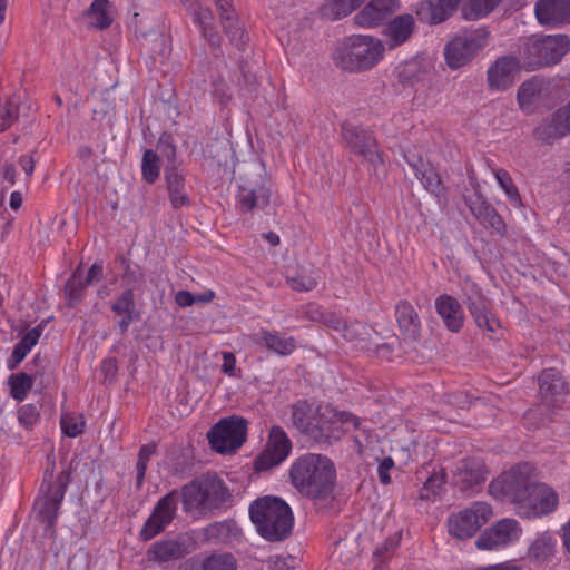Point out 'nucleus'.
Instances as JSON below:
<instances>
[{
	"label": "nucleus",
	"instance_id": "f257e3e1",
	"mask_svg": "<svg viewBox=\"0 0 570 570\" xmlns=\"http://www.w3.org/2000/svg\"><path fill=\"white\" fill-rule=\"evenodd\" d=\"M289 478L294 488L302 495L320 499L332 492L336 470L327 456L307 453L293 461L289 468Z\"/></svg>",
	"mask_w": 570,
	"mask_h": 570
},
{
	"label": "nucleus",
	"instance_id": "f03ea898",
	"mask_svg": "<svg viewBox=\"0 0 570 570\" xmlns=\"http://www.w3.org/2000/svg\"><path fill=\"white\" fill-rule=\"evenodd\" d=\"M249 518L257 533L269 542L286 539L294 525L291 507L277 497H262L249 505Z\"/></svg>",
	"mask_w": 570,
	"mask_h": 570
},
{
	"label": "nucleus",
	"instance_id": "7ed1b4c3",
	"mask_svg": "<svg viewBox=\"0 0 570 570\" xmlns=\"http://www.w3.org/2000/svg\"><path fill=\"white\" fill-rule=\"evenodd\" d=\"M385 51L382 40L363 35L345 38L334 52L338 67L347 71H364L383 59Z\"/></svg>",
	"mask_w": 570,
	"mask_h": 570
},
{
	"label": "nucleus",
	"instance_id": "20e7f679",
	"mask_svg": "<svg viewBox=\"0 0 570 570\" xmlns=\"http://www.w3.org/2000/svg\"><path fill=\"white\" fill-rule=\"evenodd\" d=\"M533 474L532 464H517L493 480L489 485V492L499 500L512 503L519 513L533 485Z\"/></svg>",
	"mask_w": 570,
	"mask_h": 570
},
{
	"label": "nucleus",
	"instance_id": "39448f33",
	"mask_svg": "<svg viewBox=\"0 0 570 570\" xmlns=\"http://www.w3.org/2000/svg\"><path fill=\"white\" fill-rule=\"evenodd\" d=\"M487 28H470L456 33L445 46L444 56L451 69H459L471 62L489 43Z\"/></svg>",
	"mask_w": 570,
	"mask_h": 570
},
{
	"label": "nucleus",
	"instance_id": "423d86ee",
	"mask_svg": "<svg viewBox=\"0 0 570 570\" xmlns=\"http://www.w3.org/2000/svg\"><path fill=\"white\" fill-rule=\"evenodd\" d=\"M226 488L215 476L203 475L184 485L179 493L186 512L217 507L224 500Z\"/></svg>",
	"mask_w": 570,
	"mask_h": 570
},
{
	"label": "nucleus",
	"instance_id": "0eeeda50",
	"mask_svg": "<svg viewBox=\"0 0 570 570\" xmlns=\"http://www.w3.org/2000/svg\"><path fill=\"white\" fill-rule=\"evenodd\" d=\"M247 421L232 415L219 420L207 433L210 448L217 453L235 452L246 441Z\"/></svg>",
	"mask_w": 570,
	"mask_h": 570
},
{
	"label": "nucleus",
	"instance_id": "6e6552de",
	"mask_svg": "<svg viewBox=\"0 0 570 570\" xmlns=\"http://www.w3.org/2000/svg\"><path fill=\"white\" fill-rule=\"evenodd\" d=\"M570 50V39L564 35L546 36L527 45V63L534 70L557 63Z\"/></svg>",
	"mask_w": 570,
	"mask_h": 570
},
{
	"label": "nucleus",
	"instance_id": "1a4fd4ad",
	"mask_svg": "<svg viewBox=\"0 0 570 570\" xmlns=\"http://www.w3.org/2000/svg\"><path fill=\"white\" fill-rule=\"evenodd\" d=\"M492 515V508L484 502H474L469 508L453 513L448 519L449 533L460 540L472 538Z\"/></svg>",
	"mask_w": 570,
	"mask_h": 570
},
{
	"label": "nucleus",
	"instance_id": "9d476101",
	"mask_svg": "<svg viewBox=\"0 0 570 570\" xmlns=\"http://www.w3.org/2000/svg\"><path fill=\"white\" fill-rule=\"evenodd\" d=\"M522 527L515 519L503 518L485 529L475 541L479 550L498 551L515 544L522 535Z\"/></svg>",
	"mask_w": 570,
	"mask_h": 570
},
{
	"label": "nucleus",
	"instance_id": "9b49d317",
	"mask_svg": "<svg viewBox=\"0 0 570 570\" xmlns=\"http://www.w3.org/2000/svg\"><path fill=\"white\" fill-rule=\"evenodd\" d=\"M179 502V492L171 490L155 504L150 515L145 521L139 539L149 541L160 534L176 518Z\"/></svg>",
	"mask_w": 570,
	"mask_h": 570
},
{
	"label": "nucleus",
	"instance_id": "f8f14e48",
	"mask_svg": "<svg viewBox=\"0 0 570 570\" xmlns=\"http://www.w3.org/2000/svg\"><path fill=\"white\" fill-rule=\"evenodd\" d=\"M342 137L351 151L362 156L374 169L383 165V156L377 149L376 139L372 131L362 126H353L350 122H345L342 125Z\"/></svg>",
	"mask_w": 570,
	"mask_h": 570
},
{
	"label": "nucleus",
	"instance_id": "ddd939ff",
	"mask_svg": "<svg viewBox=\"0 0 570 570\" xmlns=\"http://www.w3.org/2000/svg\"><path fill=\"white\" fill-rule=\"evenodd\" d=\"M542 405L550 412L562 409L569 396L568 384L556 368H546L538 377Z\"/></svg>",
	"mask_w": 570,
	"mask_h": 570
},
{
	"label": "nucleus",
	"instance_id": "4468645a",
	"mask_svg": "<svg viewBox=\"0 0 570 570\" xmlns=\"http://www.w3.org/2000/svg\"><path fill=\"white\" fill-rule=\"evenodd\" d=\"M66 490L67 476L63 473L55 482H50L47 485L43 482L41 485L43 494L36 500L35 507L42 521L47 522L49 528H52L56 523Z\"/></svg>",
	"mask_w": 570,
	"mask_h": 570
},
{
	"label": "nucleus",
	"instance_id": "2eb2a0df",
	"mask_svg": "<svg viewBox=\"0 0 570 570\" xmlns=\"http://www.w3.org/2000/svg\"><path fill=\"white\" fill-rule=\"evenodd\" d=\"M292 451V441L281 426H273L269 431L265 450L255 462L257 471H266L283 463Z\"/></svg>",
	"mask_w": 570,
	"mask_h": 570
},
{
	"label": "nucleus",
	"instance_id": "dca6fc26",
	"mask_svg": "<svg viewBox=\"0 0 570 570\" xmlns=\"http://www.w3.org/2000/svg\"><path fill=\"white\" fill-rule=\"evenodd\" d=\"M558 504V493L551 487L544 483H533L518 514L528 519L540 518L553 512Z\"/></svg>",
	"mask_w": 570,
	"mask_h": 570
},
{
	"label": "nucleus",
	"instance_id": "f3484780",
	"mask_svg": "<svg viewBox=\"0 0 570 570\" xmlns=\"http://www.w3.org/2000/svg\"><path fill=\"white\" fill-rule=\"evenodd\" d=\"M521 70L520 60L514 56L499 57L487 70V82L492 91H505L511 88Z\"/></svg>",
	"mask_w": 570,
	"mask_h": 570
},
{
	"label": "nucleus",
	"instance_id": "a211bd4d",
	"mask_svg": "<svg viewBox=\"0 0 570 570\" xmlns=\"http://www.w3.org/2000/svg\"><path fill=\"white\" fill-rule=\"evenodd\" d=\"M214 2L218 9L223 28L230 43L235 48L243 50L248 41V36L239 23L232 0H214Z\"/></svg>",
	"mask_w": 570,
	"mask_h": 570
},
{
	"label": "nucleus",
	"instance_id": "6ab92c4d",
	"mask_svg": "<svg viewBox=\"0 0 570 570\" xmlns=\"http://www.w3.org/2000/svg\"><path fill=\"white\" fill-rule=\"evenodd\" d=\"M399 0H371L355 17L354 21L363 28L382 24L397 10Z\"/></svg>",
	"mask_w": 570,
	"mask_h": 570
},
{
	"label": "nucleus",
	"instance_id": "aec40b11",
	"mask_svg": "<svg viewBox=\"0 0 570 570\" xmlns=\"http://www.w3.org/2000/svg\"><path fill=\"white\" fill-rule=\"evenodd\" d=\"M193 17V22L212 47H219L220 36L214 27V16L209 8H204L199 0H179Z\"/></svg>",
	"mask_w": 570,
	"mask_h": 570
},
{
	"label": "nucleus",
	"instance_id": "412c9836",
	"mask_svg": "<svg viewBox=\"0 0 570 570\" xmlns=\"http://www.w3.org/2000/svg\"><path fill=\"white\" fill-rule=\"evenodd\" d=\"M570 134V101L559 108L552 116L540 124L534 135L539 140L550 141L562 138Z\"/></svg>",
	"mask_w": 570,
	"mask_h": 570
},
{
	"label": "nucleus",
	"instance_id": "4be33fe9",
	"mask_svg": "<svg viewBox=\"0 0 570 570\" xmlns=\"http://www.w3.org/2000/svg\"><path fill=\"white\" fill-rule=\"evenodd\" d=\"M461 491L472 493L475 487L485 481V466L482 460L470 458L461 460L454 474Z\"/></svg>",
	"mask_w": 570,
	"mask_h": 570
},
{
	"label": "nucleus",
	"instance_id": "5701e85b",
	"mask_svg": "<svg viewBox=\"0 0 570 570\" xmlns=\"http://www.w3.org/2000/svg\"><path fill=\"white\" fill-rule=\"evenodd\" d=\"M252 341L259 347H264L279 356H289L297 348V341L294 336H285L277 331L261 328L252 335Z\"/></svg>",
	"mask_w": 570,
	"mask_h": 570
},
{
	"label": "nucleus",
	"instance_id": "b1692460",
	"mask_svg": "<svg viewBox=\"0 0 570 570\" xmlns=\"http://www.w3.org/2000/svg\"><path fill=\"white\" fill-rule=\"evenodd\" d=\"M534 13L542 26H559L570 21V0H539Z\"/></svg>",
	"mask_w": 570,
	"mask_h": 570
},
{
	"label": "nucleus",
	"instance_id": "393cba45",
	"mask_svg": "<svg viewBox=\"0 0 570 570\" xmlns=\"http://www.w3.org/2000/svg\"><path fill=\"white\" fill-rule=\"evenodd\" d=\"M435 308L445 326L451 332H459L464 322V312L456 298L443 294L435 299Z\"/></svg>",
	"mask_w": 570,
	"mask_h": 570
},
{
	"label": "nucleus",
	"instance_id": "a878e982",
	"mask_svg": "<svg viewBox=\"0 0 570 570\" xmlns=\"http://www.w3.org/2000/svg\"><path fill=\"white\" fill-rule=\"evenodd\" d=\"M415 28V20L412 14L405 13L392 19L384 30L386 42L390 49L405 43L412 36Z\"/></svg>",
	"mask_w": 570,
	"mask_h": 570
},
{
	"label": "nucleus",
	"instance_id": "bb28decb",
	"mask_svg": "<svg viewBox=\"0 0 570 570\" xmlns=\"http://www.w3.org/2000/svg\"><path fill=\"white\" fill-rule=\"evenodd\" d=\"M188 548L180 540L167 539L155 542L147 551V558L153 562H168L184 558Z\"/></svg>",
	"mask_w": 570,
	"mask_h": 570
},
{
	"label": "nucleus",
	"instance_id": "cd10ccee",
	"mask_svg": "<svg viewBox=\"0 0 570 570\" xmlns=\"http://www.w3.org/2000/svg\"><path fill=\"white\" fill-rule=\"evenodd\" d=\"M327 411H332V406L320 405L315 409L308 436L317 441L337 439V426H335L334 420L330 417L331 414Z\"/></svg>",
	"mask_w": 570,
	"mask_h": 570
},
{
	"label": "nucleus",
	"instance_id": "c85d7f7f",
	"mask_svg": "<svg viewBox=\"0 0 570 570\" xmlns=\"http://www.w3.org/2000/svg\"><path fill=\"white\" fill-rule=\"evenodd\" d=\"M271 190L264 185L255 188L239 186L236 195L237 203L243 212H252L256 207H266L269 203Z\"/></svg>",
	"mask_w": 570,
	"mask_h": 570
},
{
	"label": "nucleus",
	"instance_id": "c756f323",
	"mask_svg": "<svg viewBox=\"0 0 570 570\" xmlns=\"http://www.w3.org/2000/svg\"><path fill=\"white\" fill-rule=\"evenodd\" d=\"M85 16L92 28L105 30L114 22V6L109 0H94Z\"/></svg>",
	"mask_w": 570,
	"mask_h": 570
},
{
	"label": "nucleus",
	"instance_id": "7c9ffc66",
	"mask_svg": "<svg viewBox=\"0 0 570 570\" xmlns=\"http://www.w3.org/2000/svg\"><path fill=\"white\" fill-rule=\"evenodd\" d=\"M236 560L230 553H214L202 561L188 560L181 570H236Z\"/></svg>",
	"mask_w": 570,
	"mask_h": 570
},
{
	"label": "nucleus",
	"instance_id": "2f4dec72",
	"mask_svg": "<svg viewBox=\"0 0 570 570\" xmlns=\"http://www.w3.org/2000/svg\"><path fill=\"white\" fill-rule=\"evenodd\" d=\"M166 183L171 206L176 209L188 207L190 199L186 191L184 176L175 169L167 170Z\"/></svg>",
	"mask_w": 570,
	"mask_h": 570
},
{
	"label": "nucleus",
	"instance_id": "473e14b6",
	"mask_svg": "<svg viewBox=\"0 0 570 570\" xmlns=\"http://www.w3.org/2000/svg\"><path fill=\"white\" fill-rule=\"evenodd\" d=\"M541 90L542 81L537 77H532L519 87L517 92V100L520 109L523 112H534Z\"/></svg>",
	"mask_w": 570,
	"mask_h": 570
},
{
	"label": "nucleus",
	"instance_id": "72a5a7b5",
	"mask_svg": "<svg viewBox=\"0 0 570 570\" xmlns=\"http://www.w3.org/2000/svg\"><path fill=\"white\" fill-rule=\"evenodd\" d=\"M557 539L553 533L544 531L538 533L528 548L529 557L535 562H544L553 556Z\"/></svg>",
	"mask_w": 570,
	"mask_h": 570
},
{
	"label": "nucleus",
	"instance_id": "f704fd0d",
	"mask_svg": "<svg viewBox=\"0 0 570 570\" xmlns=\"http://www.w3.org/2000/svg\"><path fill=\"white\" fill-rule=\"evenodd\" d=\"M395 316L400 330L403 334L416 337L421 326V322L413 305L406 301H402L396 305Z\"/></svg>",
	"mask_w": 570,
	"mask_h": 570
},
{
	"label": "nucleus",
	"instance_id": "c9c22d12",
	"mask_svg": "<svg viewBox=\"0 0 570 570\" xmlns=\"http://www.w3.org/2000/svg\"><path fill=\"white\" fill-rule=\"evenodd\" d=\"M414 170L415 177L421 181L426 190L439 196L442 191V181L439 174L430 166L425 165L421 159L415 163L407 160Z\"/></svg>",
	"mask_w": 570,
	"mask_h": 570
},
{
	"label": "nucleus",
	"instance_id": "e433bc0d",
	"mask_svg": "<svg viewBox=\"0 0 570 570\" xmlns=\"http://www.w3.org/2000/svg\"><path fill=\"white\" fill-rule=\"evenodd\" d=\"M501 0H468L461 8V16L466 21H475L490 14Z\"/></svg>",
	"mask_w": 570,
	"mask_h": 570
},
{
	"label": "nucleus",
	"instance_id": "4c0bfd02",
	"mask_svg": "<svg viewBox=\"0 0 570 570\" xmlns=\"http://www.w3.org/2000/svg\"><path fill=\"white\" fill-rule=\"evenodd\" d=\"M396 72L399 81L403 86H413L423 80L426 70L419 60L412 59L400 63L396 68Z\"/></svg>",
	"mask_w": 570,
	"mask_h": 570
},
{
	"label": "nucleus",
	"instance_id": "58836bf2",
	"mask_svg": "<svg viewBox=\"0 0 570 570\" xmlns=\"http://www.w3.org/2000/svg\"><path fill=\"white\" fill-rule=\"evenodd\" d=\"M364 1L365 0H331L322 7L321 12L323 17L330 20H338L350 14Z\"/></svg>",
	"mask_w": 570,
	"mask_h": 570
},
{
	"label": "nucleus",
	"instance_id": "ea45409f",
	"mask_svg": "<svg viewBox=\"0 0 570 570\" xmlns=\"http://www.w3.org/2000/svg\"><path fill=\"white\" fill-rule=\"evenodd\" d=\"M471 315L474 317L476 325L490 333V337L501 328L500 321L487 308L484 304H471L469 306Z\"/></svg>",
	"mask_w": 570,
	"mask_h": 570
},
{
	"label": "nucleus",
	"instance_id": "a19ab883",
	"mask_svg": "<svg viewBox=\"0 0 570 570\" xmlns=\"http://www.w3.org/2000/svg\"><path fill=\"white\" fill-rule=\"evenodd\" d=\"M314 414L315 410L306 401H298L292 406L293 424L298 431L306 435H308L311 431V422Z\"/></svg>",
	"mask_w": 570,
	"mask_h": 570
},
{
	"label": "nucleus",
	"instance_id": "79ce46f5",
	"mask_svg": "<svg viewBox=\"0 0 570 570\" xmlns=\"http://www.w3.org/2000/svg\"><path fill=\"white\" fill-rule=\"evenodd\" d=\"M417 14L420 20L430 24H439L452 16L439 0L422 3Z\"/></svg>",
	"mask_w": 570,
	"mask_h": 570
},
{
	"label": "nucleus",
	"instance_id": "37998d69",
	"mask_svg": "<svg viewBox=\"0 0 570 570\" xmlns=\"http://www.w3.org/2000/svg\"><path fill=\"white\" fill-rule=\"evenodd\" d=\"M493 175L495 180L498 181L501 189L504 191L505 196L510 200V203L515 207L522 206V199L520 193L514 185L510 174L508 170L503 168H498L493 170Z\"/></svg>",
	"mask_w": 570,
	"mask_h": 570
},
{
	"label": "nucleus",
	"instance_id": "c03bdc74",
	"mask_svg": "<svg viewBox=\"0 0 570 570\" xmlns=\"http://www.w3.org/2000/svg\"><path fill=\"white\" fill-rule=\"evenodd\" d=\"M60 428L68 438H77L86 428V420L81 413L65 412L60 416Z\"/></svg>",
	"mask_w": 570,
	"mask_h": 570
},
{
	"label": "nucleus",
	"instance_id": "a18cd8bd",
	"mask_svg": "<svg viewBox=\"0 0 570 570\" xmlns=\"http://www.w3.org/2000/svg\"><path fill=\"white\" fill-rule=\"evenodd\" d=\"M476 218L487 227L492 228L495 233L502 235L505 230V224L502 217L490 205L482 204L473 212Z\"/></svg>",
	"mask_w": 570,
	"mask_h": 570
},
{
	"label": "nucleus",
	"instance_id": "49530a36",
	"mask_svg": "<svg viewBox=\"0 0 570 570\" xmlns=\"http://www.w3.org/2000/svg\"><path fill=\"white\" fill-rule=\"evenodd\" d=\"M8 383L10 386V395L14 400L22 402L27 397L29 391L32 389L33 380L29 374L20 372L10 375Z\"/></svg>",
	"mask_w": 570,
	"mask_h": 570
},
{
	"label": "nucleus",
	"instance_id": "de8ad7c7",
	"mask_svg": "<svg viewBox=\"0 0 570 570\" xmlns=\"http://www.w3.org/2000/svg\"><path fill=\"white\" fill-rule=\"evenodd\" d=\"M87 285L82 281L81 275L75 272L65 285V297L67 305L75 307L85 296Z\"/></svg>",
	"mask_w": 570,
	"mask_h": 570
},
{
	"label": "nucleus",
	"instance_id": "09e8293b",
	"mask_svg": "<svg viewBox=\"0 0 570 570\" xmlns=\"http://www.w3.org/2000/svg\"><path fill=\"white\" fill-rule=\"evenodd\" d=\"M330 417L334 420L335 426H337V439H340L345 432L358 429L361 421L360 419L346 411H337L332 407V411H327Z\"/></svg>",
	"mask_w": 570,
	"mask_h": 570
},
{
	"label": "nucleus",
	"instance_id": "8fccbe9b",
	"mask_svg": "<svg viewBox=\"0 0 570 570\" xmlns=\"http://www.w3.org/2000/svg\"><path fill=\"white\" fill-rule=\"evenodd\" d=\"M141 174H142V178L148 184H154L159 177L160 158L151 149H147L144 153L142 161H141Z\"/></svg>",
	"mask_w": 570,
	"mask_h": 570
},
{
	"label": "nucleus",
	"instance_id": "3c124183",
	"mask_svg": "<svg viewBox=\"0 0 570 570\" xmlns=\"http://www.w3.org/2000/svg\"><path fill=\"white\" fill-rule=\"evenodd\" d=\"M111 311L117 315H136L134 291L130 288L125 289L112 303Z\"/></svg>",
	"mask_w": 570,
	"mask_h": 570
},
{
	"label": "nucleus",
	"instance_id": "603ef678",
	"mask_svg": "<svg viewBox=\"0 0 570 570\" xmlns=\"http://www.w3.org/2000/svg\"><path fill=\"white\" fill-rule=\"evenodd\" d=\"M445 483V475L443 473H433L423 484L420 490V499L421 500H432L436 497L441 490V488Z\"/></svg>",
	"mask_w": 570,
	"mask_h": 570
},
{
	"label": "nucleus",
	"instance_id": "864d4df0",
	"mask_svg": "<svg viewBox=\"0 0 570 570\" xmlns=\"http://www.w3.org/2000/svg\"><path fill=\"white\" fill-rule=\"evenodd\" d=\"M286 283L288 286L297 292H309L317 285V281L312 275L297 274L295 276H287Z\"/></svg>",
	"mask_w": 570,
	"mask_h": 570
},
{
	"label": "nucleus",
	"instance_id": "5fc2aeb1",
	"mask_svg": "<svg viewBox=\"0 0 570 570\" xmlns=\"http://www.w3.org/2000/svg\"><path fill=\"white\" fill-rule=\"evenodd\" d=\"M18 119V106L13 101L0 105V132L6 131Z\"/></svg>",
	"mask_w": 570,
	"mask_h": 570
},
{
	"label": "nucleus",
	"instance_id": "6e6d98bb",
	"mask_svg": "<svg viewBox=\"0 0 570 570\" xmlns=\"http://www.w3.org/2000/svg\"><path fill=\"white\" fill-rule=\"evenodd\" d=\"M18 421L21 426L26 430L32 429V426L39 420L38 407L33 404H24L18 409Z\"/></svg>",
	"mask_w": 570,
	"mask_h": 570
},
{
	"label": "nucleus",
	"instance_id": "4d7b16f0",
	"mask_svg": "<svg viewBox=\"0 0 570 570\" xmlns=\"http://www.w3.org/2000/svg\"><path fill=\"white\" fill-rule=\"evenodd\" d=\"M263 563V570H294L295 568V559L291 556H271Z\"/></svg>",
	"mask_w": 570,
	"mask_h": 570
},
{
	"label": "nucleus",
	"instance_id": "13d9d810",
	"mask_svg": "<svg viewBox=\"0 0 570 570\" xmlns=\"http://www.w3.org/2000/svg\"><path fill=\"white\" fill-rule=\"evenodd\" d=\"M230 531L232 524L229 522H216L205 529V537L209 541L220 542L226 539Z\"/></svg>",
	"mask_w": 570,
	"mask_h": 570
},
{
	"label": "nucleus",
	"instance_id": "bf43d9fd",
	"mask_svg": "<svg viewBox=\"0 0 570 570\" xmlns=\"http://www.w3.org/2000/svg\"><path fill=\"white\" fill-rule=\"evenodd\" d=\"M363 328V324L360 322L346 323L344 321V325L338 333L344 340L353 342L358 338Z\"/></svg>",
	"mask_w": 570,
	"mask_h": 570
},
{
	"label": "nucleus",
	"instance_id": "052dcab7",
	"mask_svg": "<svg viewBox=\"0 0 570 570\" xmlns=\"http://www.w3.org/2000/svg\"><path fill=\"white\" fill-rule=\"evenodd\" d=\"M29 353L30 351L18 342L13 347L11 356L7 361V367L10 371L14 370Z\"/></svg>",
	"mask_w": 570,
	"mask_h": 570
},
{
	"label": "nucleus",
	"instance_id": "680f3d73",
	"mask_svg": "<svg viewBox=\"0 0 570 570\" xmlns=\"http://www.w3.org/2000/svg\"><path fill=\"white\" fill-rule=\"evenodd\" d=\"M393 466H394V461L390 456L384 458L380 462L379 468H377V474H379V479L382 484H389L391 482L390 470Z\"/></svg>",
	"mask_w": 570,
	"mask_h": 570
},
{
	"label": "nucleus",
	"instance_id": "e2e57ef3",
	"mask_svg": "<svg viewBox=\"0 0 570 570\" xmlns=\"http://www.w3.org/2000/svg\"><path fill=\"white\" fill-rule=\"evenodd\" d=\"M41 336V330L39 327L31 328L28 331L19 343L24 346L27 350L31 351L32 347L38 343Z\"/></svg>",
	"mask_w": 570,
	"mask_h": 570
},
{
	"label": "nucleus",
	"instance_id": "0e129e2a",
	"mask_svg": "<svg viewBox=\"0 0 570 570\" xmlns=\"http://www.w3.org/2000/svg\"><path fill=\"white\" fill-rule=\"evenodd\" d=\"M213 86L214 95L220 100L222 104H226L227 101H229L232 97L230 90L224 81H214Z\"/></svg>",
	"mask_w": 570,
	"mask_h": 570
},
{
	"label": "nucleus",
	"instance_id": "69168bd1",
	"mask_svg": "<svg viewBox=\"0 0 570 570\" xmlns=\"http://www.w3.org/2000/svg\"><path fill=\"white\" fill-rule=\"evenodd\" d=\"M102 273H104L102 265L98 264V263H95L88 269L87 275H86L85 279H82V281L85 282V284L87 286H89V285L98 282L101 278Z\"/></svg>",
	"mask_w": 570,
	"mask_h": 570
},
{
	"label": "nucleus",
	"instance_id": "338daca9",
	"mask_svg": "<svg viewBox=\"0 0 570 570\" xmlns=\"http://www.w3.org/2000/svg\"><path fill=\"white\" fill-rule=\"evenodd\" d=\"M175 302L180 307H188L196 302V297L189 291L181 289L175 295Z\"/></svg>",
	"mask_w": 570,
	"mask_h": 570
},
{
	"label": "nucleus",
	"instance_id": "774afa93",
	"mask_svg": "<svg viewBox=\"0 0 570 570\" xmlns=\"http://www.w3.org/2000/svg\"><path fill=\"white\" fill-rule=\"evenodd\" d=\"M478 570H522L520 566L515 563V561L510 560L501 563H497L493 566L482 567Z\"/></svg>",
	"mask_w": 570,
	"mask_h": 570
}]
</instances>
